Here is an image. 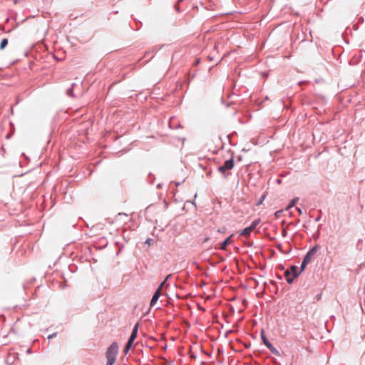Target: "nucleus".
Listing matches in <instances>:
<instances>
[{
	"mask_svg": "<svg viewBox=\"0 0 365 365\" xmlns=\"http://www.w3.org/2000/svg\"><path fill=\"white\" fill-rule=\"evenodd\" d=\"M261 220L259 218H257L252 222L251 225L249 226L250 228H252V230H254L256 227L260 223Z\"/></svg>",
	"mask_w": 365,
	"mask_h": 365,
	"instance_id": "f8f14e48",
	"label": "nucleus"
},
{
	"mask_svg": "<svg viewBox=\"0 0 365 365\" xmlns=\"http://www.w3.org/2000/svg\"><path fill=\"white\" fill-rule=\"evenodd\" d=\"M361 309H363L361 308ZM362 312H363V314H365V313H364V310H362Z\"/></svg>",
	"mask_w": 365,
	"mask_h": 365,
	"instance_id": "4c0bfd02",
	"label": "nucleus"
},
{
	"mask_svg": "<svg viewBox=\"0 0 365 365\" xmlns=\"http://www.w3.org/2000/svg\"><path fill=\"white\" fill-rule=\"evenodd\" d=\"M294 277H286L287 282L288 284H292L294 281Z\"/></svg>",
	"mask_w": 365,
	"mask_h": 365,
	"instance_id": "f3484780",
	"label": "nucleus"
},
{
	"mask_svg": "<svg viewBox=\"0 0 365 365\" xmlns=\"http://www.w3.org/2000/svg\"><path fill=\"white\" fill-rule=\"evenodd\" d=\"M252 231L253 230H252V228H250V227H247L243 229L240 232V235L243 236L246 238H248L250 236Z\"/></svg>",
	"mask_w": 365,
	"mask_h": 365,
	"instance_id": "423d86ee",
	"label": "nucleus"
},
{
	"mask_svg": "<svg viewBox=\"0 0 365 365\" xmlns=\"http://www.w3.org/2000/svg\"><path fill=\"white\" fill-rule=\"evenodd\" d=\"M173 118H170V127L171 128H179V127H180V125H175V123H174L173 122Z\"/></svg>",
	"mask_w": 365,
	"mask_h": 365,
	"instance_id": "2eb2a0df",
	"label": "nucleus"
},
{
	"mask_svg": "<svg viewBox=\"0 0 365 365\" xmlns=\"http://www.w3.org/2000/svg\"><path fill=\"white\" fill-rule=\"evenodd\" d=\"M304 83H305V81H300V82L299 83V86H301V85H303V84H304Z\"/></svg>",
	"mask_w": 365,
	"mask_h": 365,
	"instance_id": "c756f323",
	"label": "nucleus"
},
{
	"mask_svg": "<svg viewBox=\"0 0 365 365\" xmlns=\"http://www.w3.org/2000/svg\"><path fill=\"white\" fill-rule=\"evenodd\" d=\"M160 187H161V184H160V183H159V184L157 185V187H158V188H160Z\"/></svg>",
	"mask_w": 365,
	"mask_h": 365,
	"instance_id": "f704fd0d",
	"label": "nucleus"
},
{
	"mask_svg": "<svg viewBox=\"0 0 365 365\" xmlns=\"http://www.w3.org/2000/svg\"><path fill=\"white\" fill-rule=\"evenodd\" d=\"M153 242V240L151 238H148L146 240H145V243L150 245Z\"/></svg>",
	"mask_w": 365,
	"mask_h": 365,
	"instance_id": "412c9836",
	"label": "nucleus"
},
{
	"mask_svg": "<svg viewBox=\"0 0 365 365\" xmlns=\"http://www.w3.org/2000/svg\"><path fill=\"white\" fill-rule=\"evenodd\" d=\"M267 348L269 349V350L274 355L276 356H279L280 355V353L279 351L271 344L270 345H269L267 346Z\"/></svg>",
	"mask_w": 365,
	"mask_h": 365,
	"instance_id": "9d476101",
	"label": "nucleus"
},
{
	"mask_svg": "<svg viewBox=\"0 0 365 365\" xmlns=\"http://www.w3.org/2000/svg\"><path fill=\"white\" fill-rule=\"evenodd\" d=\"M292 274L291 273V271L289 269H287L284 272V275L286 277H290Z\"/></svg>",
	"mask_w": 365,
	"mask_h": 365,
	"instance_id": "aec40b11",
	"label": "nucleus"
},
{
	"mask_svg": "<svg viewBox=\"0 0 365 365\" xmlns=\"http://www.w3.org/2000/svg\"><path fill=\"white\" fill-rule=\"evenodd\" d=\"M321 297H322V294H317V295L316 296V299H317V301L320 300Z\"/></svg>",
	"mask_w": 365,
	"mask_h": 365,
	"instance_id": "393cba45",
	"label": "nucleus"
},
{
	"mask_svg": "<svg viewBox=\"0 0 365 365\" xmlns=\"http://www.w3.org/2000/svg\"><path fill=\"white\" fill-rule=\"evenodd\" d=\"M234 167V160L232 157L230 159L227 160L224 164L217 168V170L227 177L226 172L232 169Z\"/></svg>",
	"mask_w": 365,
	"mask_h": 365,
	"instance_id": "f03ea898",
	"label": "nucleus"
},
{
	"mask_svg": "<svg viewBox=\"0 0 365 365\" xmlns=\"http://www.w3.org/2000/svg\"><path fill=\"white\" fill-rule=\"evenodd\" d=\"M208 240H209V237H206V238L204 240V241H203V242H207Z\"/></svg>",
	"mask_w": 365,
	"mask_h": 365,
	"instance_id": "473e14b6",
	"label": "nucleus"
},
{
	"mask_svg": "<svg viewBox=\"0 0 365 365\" xmlns=\"http://www.w3.org/2000/svg\"><path fill=\"white\" fill-rule=\"evenodd\" d=\"M138 327H139V324L137 323L135 324L133 329V331H132V333L128 339V341L127 342V344L129 345V346H132L133 342H134V340L135 339V338L137 337V333H138Z\"/></svg>",
	"mask_w": 365,
	"mask_h": 365,
	"instance_id": "20e7f679",
	"label": "nucleus"
},
{
	"mask_svg": "<svg viewBox=\"0 0 365 365\" xmlns=\"http://www.w3.org/2000/svg\"><path fill=\"white\" fill-rule=\"evenodd\" d=\"M318 250V246H314L311 248L304 257L303 261L309 264L312 261V257L315 255Z\"/></svg>",
	"mask_w": 365,
	"mask_h": 365,
	"instance_id": "7ed1b4c3",
	"label": "nucleus"
},
{
	"mask_svg": "<svg viewBox=\"0 0 365 365\" xmlns=\"http://www.w3.org/2000/svg\"><path fill=\"white\" fill-rule=\"evenodd\" d=\"M160 296V287H158L152 297V299H151L150 303V307H153L156 304Z\"/></svg>",
	"mask_w": 365,
	"mask_h": 365,
	"instance_id": "39448f33",
	"label": "nucleus"
},
{
	"mask_svg": "<svg viewBox=\"0 0 365 365\" xmlns=\"http://www.w3.org/2000/svg\"><path fill=\"white\" fill-rule=\"evenodd\" d=\"M281 180H277V182L278 183H280Z\"/></svg>",
	"mask_w": 365,
	"mask_h": 365,
	"instance_id": "e433bc0d",
	"label": "nucleus"
},
{
	"mask_svg": "<svg viewBox=\"0 0 365 365\" xmlns=\"http://www.w3.org/2000/svg\"><path fill=\"white\" fill-rule=\"evenodd\" d=\"M232 235H230L229 237H227V239H225L221 244H220V249L222 250H225L226 248H227V245L230 243V239L232 237Z\"/></svg>",
	"mask_w": 365,
	"mask_h": 365,
	"instance_id": "6e6552de",
	"label": "nucleus"
},
{
	"mask_svg": "<svg viewBox=\"0 0 365 365\" xmlns=\"http://www.w3.org/2000/svg\"><path fill=\"white\" fill-rule=\"evenodd\" d=\"M7 44H8V39L6 38H3L0 43V49L3 50L6 46Z\"/></svg>",
	"mask_w": 365,
	"mask_h": 365,
	"instance_id": "ddd939ff",
	"label": "nucleus"
},
{
	"mask_svg": "<svg viewBox=\"0 0 365 365\" xmlns=\"http://www.w3.org/2000/svg\"><path fill=\"white\" fill-rule=\"evenodd\" d=\"M171 276H172L171 274L168 275V276L166 277V278H165L166 281H167V280H169V279H170V277Z\"/></svg>",
	"mask_w": 365,
	"mask_h": 365,
	"instance_id": "c85d7f7f",
	"label": "nucleus"
},
{
	"mask_svg": "<svg viewBox=\"0 0 365 365\" xmlns=\"http://www.w3.org/2000/svg\"><path fill=\"white\" fill-rule=\"evenodd\" d=\"M27 352H28V353H30V352H31V349H29L27 350Z\"/></svg>",
	"mask_w": 365,
	"mask_h": 365,
	"instance_id": "c9c22d12",
	"label": "nucleus"
},
{
	"mask_svg": "<svg viewBox=\"0 0 365 365\" xmlns=\"http://www.w3.org/2000/svg\"><path fill=\"white\" fill-rule=\"evenodd\" d=\"M261 338L264 343V344L267 347L269 345L271 344L268 339L266 337L264 330H262L261 331Z\"/></svg>",
	"mask_w": 365,
	"mask_h": 365,
	"instance_id": "1a4fd4ad",
	"label": "nucleus"
},
{
	"mask_svg": "<svg viewBox=\"0 0 365 365\" xmlns=\"http://www.w3.org/2000/svg\"><path fill=\"white\" fill-rule=\"evenodd\" d=\"M289 271H291V273L293 275V277L297 278L299 277V275L301 274L300 272H298V267L295 265H292L290 267Z\"/></svg>",
	"mask_w": 365,
	"mask_h": 365,
	"instance_id": "0eeeda50",
	"label": "nucleus"
},
{
	"mask_svg": "<svg viewBox=\"0 0 365 365\" xmlns=\"http://www.w3.org/2000/svg\"><path fill=\"white\" fill-rule=\"evenodd\" d=\"M319 220H320V217H317L315 219V221H316V222H318V221H319Z\"/></svg>",
	"mask_w": 365,
	"mask_h": 365,
	"instance_id": "2f4dec72",
	"label": "nucleus"
},
{
	"mask_svg": "<svg viewBox=\"0 0 365 365\" xmlns=\"http://www.w3.org/2000/svg\"><path fill=\"white\" fill-rule=\"evenodd\" d=\"M55 335H56V334L50 335V336H48V339H51V338L53 337Z\"/></svg>",
	"mask_w": 365,
	"mask_h": 365,
	"instance_id": "72a5a7b5",
	"label": "nucleus"
},
{
	"mask_svg": "<svg viewBox=\"0 0 365 365\" xmlns=\"http://www.w3.org/2000/svg\"><path fill=\"white\" fill-rule=\"evenodd\" d=\"M115 361H113L112 359L107 360L106 365H113Z\"/></svg>",
	"mask_w": 365,
	"mask_h": 365,
	"instance_id": "5701e85b",
	"label": "nucleus"
},
{
	"mask_svg": "<svg viewBox=\"0 0 365 365\" xmlns=\"http://www.w3.org/2000/svg\"><path fill=\"white\" fill-rule=\"evenodd\" d=\"M281 247H282V245L281 244H279L278 246H277V248L279 250H281Z\"/></svg>",
	"mask_w": 365,
	"mask_h": 365,
	"instance_id": "7c9ffc66",
	"label": "nucleus"
},
{
	"mask_svg": "<svg viewBox=\"0 0 365 365\" xmlns=\"http://www.w3.org/2000/svg\"><path fill=\"white\" fill-rule=\"evenodd\" d=\"M297 210L298 212H299L300 215H302V209H301V208H299V207H297Z\"/></svg>",
	"mask_w": 365,
	"mask_h": 365,
	"instance_id": "a878e982",
	"label": "nucleus"
},
{
	"mask_svg": "<svg viewBox=\"0 0 365 365\" xmlns=\"http://www.w3.org/2000/svg\"><path fill=\"white\" fill-rule=\"evenodd\" d=\"M131 346H129L128 344H126L125 347L124 349L125 354H127Z\"/></svg>",
	"mask_w": 365,
	"mask_h": 365,
	"instance_id": "a211bd4d",
	"label": "nucleus"
},
{
	"mask_svg": "<svg viewBox=\"0 0 365 365\" xmlns=\"http://www.w3.org/2000/svg\"><path fill=\"white\" fill-rule=\"evenodd\" d=\"M287 230L285 229H283V230H282V236L284 237L287 236Z\"/></svg>",
	"mask_w": 365,
	"mask_h": 365,
	"instance_id": "b1692460",
	"label": "nucleus"
},
{
	"mask_svg": "<svg viewBox=\"0 0 365 365\" xmlns=\"http://www.w3.org/2000/svg\"><path fill=\"white\" fill-rule=\"evenodd\" d=\"M175 9H176L178 11H180V8H179V6H178V4H176L175 5Z\"/></svg>",
	"mask_w": 365,
	"mask_h": 365,
	"instance_id": "bb28decb",
	"label": "nucleus"
},
{
	"mask_svg": "<svg viewBox=\"0 0 365 365\" xmlns=\"http://www.w3.org/2000/svg\"><path fill=\"white\" fill-rule=\"evenodd\" d=\"M298 200H299V198H297V197L292 200V201L289 202V205L287 206V209H289L290 207H292L293 206H294V205L298 201Z\"/></svg>",
	"mask_w": 365,
	"mask_h": 365,
	"instance_id": "4468645a",
	"label": "nucleus"
},
{
	"mask_svg": "<svg viewBox=\"0 0 365 365\" xmlns=\"http://www.w3.org/2000/svg\"><path fill=\"white\" fill-rule=\"evenodd\" d=\"M118 352V346L116 342H113L108 347L106 351V359H112L113 361L116 360V356Z\"/></svg>",
	"mask_w": 365,
	"mask_h": 365,
	"instance_id": "f257e3e1",
	"label": "nucleus"
},
{
	"mask_svg": "<svg viewBox=\"0 0 365 365\" xmlns=\"http://www.w3.org/2000/svg\"><path fill=\"white\" fill-rule=\"evenodd\" d=\"M307 264H308L307 263H306L305 262H304L302 260V262L300 266V270H299L300 273L305 269V267Z\"/></svg>",
	"mask_w": 365,
	"mask_h": 365,
	"instance_id": "dca6fc26",
	"label": "nucleus"
},
{
	"mask_svg": "<svg viewBox=\"0 0 365 365\" xmlns=\"http://www.w3.org/2000/svg\"><path fill=\"white\" fill-rule=\"evenodd\" d=\"M171 276H172L171 274L168 275V276L166 277V278H165L166 281H167V280H169V279H170V277Z\"/></svg>",
	"mask_w": 365,
	"mask_h": 365,
	"instance_id": "cd10ccee",
	"label": "nucleus"
},
{
	"mask_svg": "<svg viewBox=\"0 0 365 365\" xmlns=\"http://www.w3.org/2000/svg\"><path fill=\"white\" fill-rule=\"evenodd\" d=\"M131 346H129L128 344H126L125 347L124 349L125 354H127Z\"/></svg>",
	"mask_w": 365,
	"mask_h": 365,
	"instance_id": "6ab92c4d",
	"label": "nucleus"
},
{
	"mask_svg": "<svg viewBox=\"0 0 365 365\" xmlns=\"http://www.w3.org/2000/svg\"><path fill=\"white\" fill-rule=\"evenodd\" d=\"M75 85H76V83H73L71 84V88H69L67 90V91H66V94H67L68 96L72 97V98H75V97H76V96H75V95H74V93H73V87H74V86H75Z\"/></svg>",
	"mask_w": 365,
	"mask_h": 365,
	"instance_id": "9b49d317",
	"label": "nucleus"
},
{
	"mask_svg": "<svg viewBox=\"0 0 365 365\" xmlns=\"http://www.w3.org/2000/svg\"><path fill=\"white\" fill-rule=\"evenodd\" d=\"M166 279H165L158 287H160L161 289L164 285H166V287H168V284H166Z\"/></svg>",
	"mask_w": 365,
	"mask_h": 365,
	"instance_id": "4be33fe9",
	"label": "nucleus"
}]
</instances>
